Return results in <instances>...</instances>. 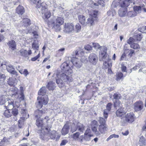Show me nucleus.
<instances>
[{"mask_svg": "<svg viewBox=\"0 0 146 146\" xmlns=\"http://www.w3.org/2000/svg\"><path fill=\"white\" fill-rule=\"evenodd\" d=\"M7 96L6 95H0V105H2L4 104L7 100Z\"/></svg>", "mask_w": 146, "mask_h": 146, "instance_id": "obj_27", "label": "nucleus"}, {"mask_svg": "<svg viewBox=\"0 0 146 146\" xmlns=\"http://www.w3.org/2000/svg\"><path fill=\"white\" fill-rule=\"evenodd\" d=\"M116 113L118 117H121L124 115L125 113L124 111L123 108H119L117 111Z\"/></svg>", "mask_w": 146, "mask_h": 146, "instance_id": "obj_24", "label": "nucleus"}, {"mask_svg": "<svg viewBox=\"0 0 146 146\" xmlns=\"http://www.w3.org/2000/svg\"><path fill=\"white\" fill-rule=\"evenodd\" d=\"M98 120L101 125L106 124V120L103 117H100L98 119Z\"/></svg>", "mask_w": 146, "mask_h": 146, "instance_id": "obj_50", "label": "nucleus"}, {"mask_svg": "<svg viewBox=\"0 0 146 146\" xmlns=\"http://www.w3.org/2000/svg\"><path fill=\"white\" fill-rule=\"evenodd\" d=\"M31 2L34 4H35L36 5H38L41 2V0H30Z\"/></svg>", "mask_w": 146, "mask_h": 146, "instance_id": "obj_57", "label": "nucleus"}, {"mask_svg": "<svg viewBox=\"0 0 146 146\" xmlns=\"http://www.w3.org/2000/svg\"><path fill=\"white\" fill-rule=\"evenodd\" d=\"M112 104L110 103H109L107 105L106 110H107L108 111H109L111 110Z\"/></svg>", "mask_w": 146, "mask_h": 146, "instance_id": "obj_62", "label": "nucleus"}, {"mask_svg": "<svg viewBox=\"0 0 146 146\" xmlns=\"http://www.w3.org/2000/svg\"><path fill=\"white\" fill-rule=\"evenodd\" d=\"M40 137L42 140H47L46 137L47 136V135L46 134L44 135L43 134H41L40 135Z\"/></svg>", "mask_w": 146, "mask_h": 146, "instance_id": "obj_64", "label": "nucleus"}, {"mask_svg": "<svg viewBox=\"0 0 146 146\" xmlns=\"http://www.w3.org/2000/svg\"><path fill=\"white\" fill-rule=\"evenodd\" d=\"M116 14L115 10H110L107 12V15L108 16H113Z\"/></svg>", "mask_w": 146, "mask_h": 146, "instance_id": "obj_49", "label": "nucleus"}, {"mask_svg": "<svg viewBox=\"0 0 146 146\" xmlns=\"http://www.w3.org/2000/svg\"><path fill=\"white\" fill-rule=\"evenodd\" d=\"M17 13L19 15H22L24 12V10H16Z\"/></svg>", "mask_w": 146, "mask_h": 146, "instance_id": "obj_63", "label": "nucleus"}, {"mask_svg": "<svg viewBox=\"0 0 146 146\" xmlns=\"http://www.w3.org/2000/svg\"><path fill=\"white\" fill-rule=\"evenodd\" d=\"M17 70H19V72L22 74H23L25 76H27V75L29 74V72L27 70L25 69L24 71H23V69L19 70L17 69Z\"/></svg>", "mask_w": 146, "mask_h": 146, "instance_id": "obj_41", "label": "nucleus"}, {"mask_svg": "<svg viewBox=\"0 0 146 146\" xmlns=\"http://www.w3.org/2000/svg\"><path fill=\"white\" fill-rule=\"evenodd\" d=\"M133 36L135 41H140L142 38V35L141 34H139Z\"/></svg>", "mask_w": 146, "mask_h": 146, "instance_id": "obj_45", "label": "nucleus"}, {"mask_svg": "<svg viewBox=\"0 0 146 146\" xmlns=\"http://www.w3.org/2000/svg\"><path fill=\"white\" fill-rule=\"evenodd\" d=\"M93 47L96 48H100L101 47L98 43H94L93 44Z\"/></svg>", "mask_w": 146, "mask_h": 146, "instance_id": "obj_61", "label": "nucleus"}, {"mask_svg": "<svg viewBox=\"0 0 146 146\" xmlns=\"http://www.w3.org/2000/svg\"><path fill=\"white\" fill-rule=\"evenodd\" d=\"M5 106L7 110H11L15 107L14 101L13 100L7 99L5 102Z\"/></svg>", "mask_w": 146, "mask_h": 146, "instance_id": "obj_11", "label": "nucleus"}, {"mask_svg": "<svg viewBox=\"0 0 146 146\" xmlns=\"http://www.w3.org/2000/svg\"><path fill=\"white\" fill-rule=\"evenodd\" d=\"M80 61L82 62L86 63L87 62V58L84 56H82L81 59L80 58Z\"/></svg>", "mask_w": 146, "mask_h": 146, "instance_id": "obj_54", "label": "nucleus"}, {"mask_svg": "<svg viewBox=\"0 0 146 146\" xmlns=\"http://www.w3.org/2000/svg\"><path fill=\"white\" fill-rule=\"evenodd\" d=\"M91 135L84 134V140L86 141H89L90 139V137H91Z\"/></svg>", "mask_w": 146, "mask_h": 146, "instance_id": "obj_53", "label": "nucleus"}, {"mask_svg": "<svg viewBox=\"0 0 146 146\" xmlns=\"http://www.w3.org/2000/svg\"><path fill=\"white\" fill-rule=\"evenodd\" d=\"M83 54L84 52L82 51L80 49H79L78 50H76L75 51V52H74L73 55H75L76 56H81V55H82Z\"/></svg>", "mask_w": 146, "mask_h": 146, "instance_id": "obj_35", "label": "nucleus"}, {"mask_svg": "<svg viewBox=\"0 0 146 146\" xmlns=\"http://www.w3.org/2000/svg\"><path fill=\"white\" fill-rule=\"evenodd\" d=\"M40 56V52L39 51L38 54L36 56L31 58V60L32 61H34L36 60Z\"/></svg>", "mask_w": 146, "mask_h": 146, "instance_id": "obj_60", "label": "nucleus"}, {"mask_svg": "<svg viewBox=\"0 0 146 146\" xmlns=\"http://www.w3.org/2000/svg\"><path fill=\"white\" fill-rule=\"evenodd\" d=\"M98 123L96 121L94 120L91 123V129L94 133L96 131L97 129L96 127L98 126Z\"/></svg>", "mask_w": 146, "mask_h": 146, "instance_id": "obj_26", "label": "nucleus"}, {"mask_svg": "<svg viewBox=\"0 0 146 146\" xmlns=\"http://www.w3.org/2000/svg\"><path fill=\"white\" fill-rule=\"evenodd\" d=\"M77 32L79 31L81 29V26L79 23H77L75 26Z\"/></svg>", "mask_w": 146, "mask_h": 146, "instance_id": "obj_58", "label": "nucleus"}, {"mask_svg": "<svg viewBox=\"0 0 146 146\" xmlns=\"http://www.w3.org/2000/svg\"><path fill=\"white\" fill-rule=\"evenodd\" d=\"M125 117L126 121L129 123H132L134 120V115L132 113H127Z\"/></svg>", "mask_w": 146, "mask_h": 146, "instance_id": "obj_17", "label": "nucleus"}, {"mask_svg": "<svg viewBox=\"0 0 146 146\" xmlns=\"http://www.w3.org/2000/svg\"><path fill=\"white\" fill-rule=\"evenodd\" d=\"M107 128L106 124L100 125L98 126V130L96 129L94 133L96 136H99L101 134H104L107 131Z\"/></svg>", "mask_w": 146, "mask_h": 146, "instance_id": "obj_8", "label": "nucleus"}, {"mask_svg": "<svg viewBox=\"0 0 146 146\" xmlns=\"http://www.w3.org/2000/svg\"><path fill=\"white\" fill-rule=\"evenodd\" d=\"M89 60L90 62L93 65H96L98 60L97 56L94 53L90 54L88 57Z\"/></svg>", "mask_w": 146, "mask_h": 146, "instance_id": "obj_12", "label": "nucleus"}, {"mask_svg": "<svg viewBox=\"0 0 146 146\" xmlns=\"http://www.w3.org/2000/svg\"><path fill=\"white\" fill-rule=\"evenodd\" d=\"M8 44L9 48L13 50H14L16 49V44L15 41L14 40H12L9 41Z\"/></svg>", "mask_w": 146, "mask_h": 146, "instance_id": "obj_25", "label": "nucleus"}, {"mask_svg": "<svg viewBox=\"0 0 146 146\" xmlns=\"http://www.w3.org/2000/svg\"><path fill=\"white\" fill-rule=\"evenodd\" d=\"M134 109L136 111H139L141 110L143 107V102L141 101L136 102L134 104Z\"/></svg>", "mask_w": 146, "mask_h": 146, "instance_id": "obj_14", "label": "nucleus"}, {"mask_svg": "<svg viewBox=\"0 0 146 146\" xmlns=\"http://www.w3.org/2000/svg\"><path fill=\"white\" fill-rule=\"evenodd\" d=\"M77 123H73L72 125L71 128V131L73 133V132L76 131L77 129Z\"/></svg>", "mask_w": 146, "mask_h": 146, "instance_id": "obj_39", "label": "nucleus"}, {"mask_svg": "<svg viewBox=\"0 0 146 146\" xmlns=\"http://www.w3.org/2000/svg\"><path fill=\"white\" fill-rule=\"evenodd\" d=\"M142 10H133L129 11L127 13V15L129 17H133L136 16L137 14L141 12Z\"/></svg>", "mask_w": 146, "mask_h": 146, "instance_id": "obj_18", "label": "nucleus"}, {"mask_svg": "<svg viewBox=\"0 0 146 146\" xmlns=\"http://www.w3.org/2000/svg\"><path fill=\"white\" fill-rule=\"evenodd\" d=\"M45 113V112L43 111L42 110H37L35 112V117L37 118H39L43 114Z\"/></svg>", "mask_w": 146, "mask_h": 146, "instance_id": "obj_33", "label": "nucleus"}, {"mask_svg": "<svg viewBox=\"0 0 146 146\" xmlns=\"http://www.w3.org/2000/svg\"><path fill=\"white\" fill-rule=\"evenodd\" d=\"M11 110H12V111L11 113L13 115L16 116L18 115L19 112L17 108H15L14 107Z\"/></svg>", "mask_w": 146, "mask_h": 146, "instance_id": "obj_38", "label": "nucleus"}, {"mask_svg": "<svg viewBox=\"0 0 146 146\" xmlns=\"http://www.w3.org/2000/svg\"><path fill=\"white\" fill-rule=\"evenodd\" d=\"M98 2L97 3H92L91 7L93 8H98L99 4L102 6L104 5V3L103 0H98Z\"/></svg>", "mask_w": 146, "mask_h": 146, "instance_id": "obj_19", "label": "nucleus"}, {"mask_svg": "<svg viewBox=\"0 0 146 146\" xmlns=\"http://www.w3.org/2000/svg\"><path fill=\"white\" fill-rule=\"evenodd\" d=\"M39 47L38 41L37 40H34L32 43V48L35 50V53H36L38 51Z\"/></svg>", "mask_w": 146, "mask_h": 146, "instance_id": "obj_20", "label": "nucleus"}, {"mask_svg": "<svg viewBox=\"0 0 146 146\" xmlns=\"http://www.w3.org/2000/svg\"><path fill=\"white\" fill-rule=\"evenodd\" d=\"M75 58H74L71 60L73 65L78 68H80L82 66V64L81 62L80 61V59L76 58V56Z\"/></svg>", "mask_w": 146, "mask_h": 146, "instance_id": "obj_15", "label": "nucleus"}, {"mask_svg": "<svg viewBox=\"0 0 146 146\" xmlns=\"http://www.w3.org/2000/svg\"><path fill=\"white\" fill-rule=\"evenodd\" d=\"M19 52L21 56L25 57H28L27 51V50L22 49Z\"/></svg>", "mask_w": 146, "mask_h": 146, "instance_id": "obj_37", "label": "nucleus"}, {"mask_svg": "<svg viewBox=\"0 0 146 146\" xmlns=\"http://www.w3.org/2000/svg\"><path fill=\"white\" fill-rule=\"evenodd\" d=\"M21 23H23V25L25 27H27L30 24V20L27 18L24 19Z\"/></svg>", "mask_w": 146, "mask_h": 146, "instance_id": "obj_32", "label": "nucleus"}, {"mask_svg": "<svg viewBox=\"0 0 146 146\" xmlns=\"http://www.w3.org/2000/svg\"><path fill=\"white\" fill-rule=\"evenodd\" d=\"M63 32L67 34H72L74 31L73 24L70 23H65L63 29Z\"/></svg>", "mask_w": 146, "mask_h": 146, "instance_id": "obj_7", "label": "nucleus"}, {"mask_svg": "<svg viewBox=\"0 0 146 146\" xmlns=\"http://www.w3.org/2000/svg\"><path fill=\"white\" fill-rule=\"evenodd\" d=\"M43 124V122L42 120L40 119H37L36 120V125L37 127L40 128V130L42 132L43 131L42 129V126Z\"/></svg>", "mask_w": 146, "mask_h": 146, "instance_id": "obj_29", "label": "nucleus"}, {"mask_svg": "<svg viewBox=\"0 0 146 146\" xmlns=\"http://www.w3.org/2000/svg\"><path fill=\"white\" fill-rule=\"evenodd\" d=\"M77 129L80 132H83L84 130V126L80 123H77Z\"/></svg>", "mask_w": 146, "mask_h": 146, "instance_id": "obj_36", "label": "nucleus"}, {"mask_svg": "<svg viewBox=\"0 0 146 146\" xmlns=\"http://www.w3.org/2000/svg\"><path fill=\"white\" fill-rule=\"evenodd\" d=\"M46 92V88L45 87H42L41 88L38 92V94L39 95H42V96L44 95Z\"/></svg>", "mask_w": 146, "mask_h": 146, "instance_id": "obj_31", "label": "nucleus"}, {"mask_svg": "<svg viewBox=\"0 0 146 146\" xmlns=\"http://www.w3.org/2000/svg\"><path fill=\"white\" fill-rule=\"evenodd\" d=\"M9 110H7L5 111L3 115L6 117L9 118L11 116L12 114L9 111Z\"/></svg>", "mask_w": 146, "mask_h": 146, "instance_id": "obj_40", "label": "nucleus"}, {"mask_svg": "<svg viewBox=\"0 0 146 146\" xmlns=\"http://www.w3.org/2000/svg\"><path fill=\"white\" fill-rule=\"evenodd\" d=\"M117 80H119L121 79H123V74L121 72H118L117 74L116 75Z\"/></svg>", "mask_w": 146, "mask_h": 146, "instance_id": "obj_46", "label": "nucleus"}, {"mask_svg": "<svg viewBox=\"0 0 146 146\" xmlns=\"http://www.w3.org/2000/svg\"><path fill=\"white\" fill-rule=\"evenodd\" d=\"M61 68L62 72L54 74L53 76V77L55 76L56 83L60 88L64 86V82H68L73 81L72 77L66 74L70 75L72 72L67 62H64L61 65Z\"/></svg>", "mask_w": 146, "mask_h": 146, "instance_id": "obj_1", "label": "nucleus"}, {"mask_svg": "<svg viewBox=\"0 0 146 146\" xmlns=\"http://www.w3.org/2000/svg\"><path fill=\"white\" fill-rule=\"evenodd\" d=\"M22 112H23V116L20 118L18 122L19 124L18 126L20 128L22 127L23 124V122L25 119L29 117V115L26 113L25 111L23 110V111H22Z\"/></svg>", "mask_w": 146, "mask_h": 146, "instance_id": "obj_10", "label": "nucleus"}, {"mask_svg": "<svg viewBox=\"0 0 146 146\" xmlns=\"http://www.w3.org/2000/svg\"><path fill=\"white\" fill-rule=\"evenodd\" d=\"M41 12L43 16H44L46 19H48L51 15L50 12L48 10H41Z\"/></svg>", "mask_w": 146, "mask_h": 146, "instance_id": "obj_22", "label": "nucleus"}, {"mask_svg": "<svg viewBox=\"0 0 146 146\" xmlns=\"http://www.w3.org/2000/svg\"><path fill=\"white\" fill-rule=\"evenodd\" d=\"M85 49L88 50V51H90L92 49V47L91 46L89 45H87L84 47Z\"/></svg>", "mask_w": 146, "mask_h": 146, "instance_id": "obj_59", "label": "nucleus"}, {"mask_svg": "<svg viewBox=\"0 0 146 146\" xmlns=\"http://www.w3.org/2000/svg\"><path fill=\"white\" fill-rule=\"evenodd\" d=\"M69 127L68 125L66 124L63 127L61 131V133L63 135H65L67 134L69 130Z\"/></svg>", "mask_w": 146, "mask_h": 146, "instance_id": "obj_21", "label": "nucleus"}, {"mask_svg": "<svg viewBox=\"0 0 146 146\" xmlns=\"http://www.w3.org/2000/svg\"><path fill=\"white\" fill-rule=\"evenodd\" d=\"M37 99L38 101L36 103V105L37 108L38 109H40L42 107V105H46L47 103L48 100L47 95H44L41 97L40 100L38 97Z\"/></svg>", "mask_w": 146, "mask_h": 146, "instance_id": "obj_6", "label": "nucleus"}, {"mask_svg": "<svg viewBox=\"0 0 146 146\" xmlns=\"http://www.w3.org/2000/svg\"><path fill=\"white\" fill-rule=\"evenodd\" d=\"M46 133H48V135L51 139H54L56 136V132L55 131H50V129L48 127H46L45 129Z\"/></svg>", "mask_w": 146, "mask_h": 146, "instance_id": "obj_13", "label": "nucleus"}, {"mask_svg": "<svg viewBox=\"0 0 146 146\" xmlns=\"http://www.w3.org/2000/svg\"><path fill=\"white\" fill-rule=\"evenodd\" d=\"M55 83L53 82H50L48 83L46 87L49 90H53L55 88Z\"/></svg>", "mask_w": 146, "mask_h": 146, "instance_id": "obj_28", "label": "nucleus"}, {"mask_svg": "<svg viewBox=\"0 0 146 146\" xmlns=\"http://www.w3.org/2000/svg\"><path fill=\"white\" fill-rule=\"evenodd\" d=\"M130 47L131 48L135 49H139L140 46L137 43H133L130 45Z\"/></svg>", "mask_w": 146, "mask_h": 146, "instance_id": "obj_47", "label": "nucleus"}, {"mask_svg": "<svg viewBox=\"0 0 146 146\" xmlns=\"http://www.w3.org/2000/svg\"><path fill=\"white\" fill-rule=\"evenodd\" d=\"M114 106L116 108H122V104H121V102L118 100L116 101L114 103Z\"/></svg>", "mask_w": 146, "mask_h": 146, "instance_id": "obj_43", "label": "nucleus"}, {"mask_svg": "<svg viewBox=\"0 0 146 146\" xmlns=\"http://www.w3.org/2000/svg\"><path fill=\"white\" fill-rule=\"evenodd\" d=\"M107 49L106 47H104L103 50H102L99 55V59L100 61L104 62L103 65L106 68L112 66L111 59L109 58V55L106 52Z\"/></svg>", "mask_w": 146, "mask_h": 146, "instance_id": "obj_4", "label": "nucleus"}, {"mask_svg": "<svg viewBox=\"0 0 146 146\" xmlns=\"http://www.w3.org/2000/svg\"><path fill=\"white\" fill-rule=\"evenodd\" d=\"M80 133L79 132H76L73 134V138L76 141H80L82 143L83 142V136H81L79 137Z\"/></svg>", "mask_w": 146, "mask_h": 146, "instance_id": "obj_16", "label": "nucleus"}, {"mask_svg": "<svg viewBox=\"0 0 146 146\" xmlns=\"http://www.w3.org/2000/svg\"><path fill=\"white\" fill-rule=\"evenodd\" d=\"M133 2V0H126L121 2L118 5V3H116L115 1H113L111 5L112 8H119L120 7L122 8H126L129 5L130 3Z\"/></svg>", "mask_w": 146, "mask_h": 146, "instance_id": "obj_5", "label": "nucleus"}, {"mask_svg": "<svg viewBox=\"0 0 146 146\" xmlns=\"http://www.w3.org/2000/svg\"><path fill=\"white\" fill-rule=\"evenodd\" d=\"M7 82L10 86L14 87L17 84V79L15 78H9Z\"/></svg>", "mask_w": 146, "mask_h": 146, "instance_id": "obj_23", "label": "nucleus"}, {"mask_svg": "<svg viewBox=\"0 0 146 146\" xmlns=\"http://www.w3.org/2000/svg\"><path fill=\"white\" fill-rule=\"evenodd\" d=\"M37 8H40L41 9H46L47 8V5L44 2L39 3L38 5H36Z\"/></svg>", "mask_w": 146, "mask_h": 146, "instance_id": "obj_30", "label": "nucleus"}, {"mask_svg": "<svg viewBox=\"0 0 146 146\" xmlns=\"http://www.w3.org/2000/svg\"><path fill=\"white\" fill-rule=\"evenodd\" d=\"M113 99L115 100H119L121 98V95L118 93H115L113 95Z\"/></svg>", "mask_w": 146, "mask_h": 146, "instance_id": "obj_44", "label": "nucleus"}, {"mask_svg": "<svg viewBox=\"0 0 146 146\" xmlns=\"http://www.w3.org/2000/svg\"><path fill=\"white\" fill-rule=\"evenodd\" d=\"M139 143L140 145H145L146 144V140L142 136L140 138Z\"/></svg>", "mask_w": 146, "mask_h": 146, "instance_id": "obj_42", "label": "nucleus"}, {"mask_svg": "<svg viewBox=\"0 0 146 146\" xmlns=\"http://www.w3.org/2000/svg\"><path fill=\"white\" fill-rule=\"evenodd\" d=\"M119 137V135H115V134H113L111 135L107 139L106 141H108L110 139H111L113 137L114 138H118Z\"/></svg>", "mask_w": 146, "mask_h": 146, "instance_id": "obj_52", "label": "nucleus"}, {"mask_svg": "<svg viewBox=\"0 0 146 146\" xmlns=\"http://www.w3.org/2000/svg\"><path fill=\"white\" fill-rule=\"evenodd\" d=\"M140 31L143 33H146V26H143L139 28Z\"/></svg>", "mask_w": 146, "mask_h": 146, "instance_id": "obj_56", "label": "nucleus"}, {"mask_svg": "<svg viewBox=\"0 0 146 146\" xmlns=\"http://www.w3.org/2000/svg\"><path fill=\"white\" fill-rule=\"evenodd\" d=\"M1 65L2 66L3 65L6 66V69L7 71L11 74L14 75L17 74V72L15 70V69L12 65L11 64H9L8 65H7L6 64V62H4L1 63ZM4 67H5V66H4Z\"/></svg>", "mask_w": 146, "mask_h": 146, "instance_id": "obj_9", "label": "nucleus"}, {"mask_svg": "<svg viewBox=\"0 0 146 146\" xmlns=\"http://www.w3.org/2000/svg\"><path fill=\"white\" fill-rule=\"evenodd\" d=\"M135 40L134 38V36L133 37H130L129 39L127 40V43L129 44H133L134 42H135Z\"/></svg>", "mask_w": 146, "mask_h": 146, "instance_id": "obj_48", "label": "nucleus"}, {"mask_svg": "<svg viewBox=\"0 0 146 146\" xmlns=\"http://www.w3.org/2000/svg\"><path fill=\"white\" fill-rule=\"evenodd\" d=\"M127 12V10H119L118 13L120 17H123L126 15Z\"/></svg>", "mask_w": 146, "mask_h": 146, "instance_id": "obj_34", "label": "nucleus"}, {"mask_svg": "<svg viewBox=\"0 0 146 146\" xmlns=\"http://www.w3.org/2000/svg\"><path fill=\"white\" fill-rule=\"evenodd\" d=\"M20 90L21 91L20 95H21V97H20V98L22 100H24V96L23 94V87L21 86L20 87Z\"/></svg>", "mask_w": 146, "mask_h": 146, "instance_id": "obj_51", "label": "nucleus"}, {"mask_svg": "<svg viewBox=\"0 0 146 146\" xmlns=\"http://www.w3.org/2000/svg\"><path fill=\"white\" fill-rule=\"evenodd\" d=\"M88 12L89 14V17L87 19L86 21L84 16L80 15L78 17L79 22L84 26H86L87 25H89L90 26L93 25L94 24V21L96 20L97 19V16L98 14V10H88Z\"/></svg>", "mask_w": 146, "mask_h": 146, "instance_id": "obj_2", "label": "nucleus"}, {"mask_svg": "<svg viewBox=\"0 0 146 146\" xmlns=\"http://www.w3.org/2000/svg\"><path fill=\"white\" fill-rule=\"evenodd\" d=\"M6 77L5 74L0 73V81H4L5 80Z\"/></svg>", "mask_w": 146, "mask_h": 146, "instance_id": "obj_55", "label": "nucleus"}, {"mask_svg": "<svg viewBox=\"0 0 146 146\" xmlns=\"http://www.w3.org/2000/svg\"><path fill=\"white\" fill-rule=\"evenodd\" d=\"M46 21L48 25H51L56 31H58L61 30L60 26L63 23V19L62 17L53 16L49 21L46 20Z\"/></svg>", "mask_w": 146, "mask_h": 146, "instance_id": "obj_3", "label": "nucleus"}]
</instances>
